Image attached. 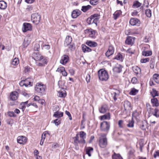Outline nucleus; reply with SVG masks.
<instances>
[{
    "label": "nucleus",
    "mask_w": 159,
    "mask_h": 159,
    "mask_svg": "<svg viewBox=\"0 0 159 159\" xmlns=\"http://www.w3.org/2000/svg\"><path fill=\"white\" fill-rule=\"evenodd\" d=\"M154 81L157 84H159V74H154L153 76Z\"/></svg>",
    "instance_id": "nucleus-30"
},
{
    "label": "nucleus",
    "mask_w": 159,
    "mask_h": 159,
    "mask_svg": "<svg viewBox=\"0 0 159 159\" xmlns=\"http://www.w3.org/2000/svg\"><path fill=\"white\" fill-rule=\"evenodd\" d=\"M133 8H136L139 7V2L138 1H136L134 2L132 6Z\"/></svg>",
    "instance_id": "nucleus-42"
},
{
    "label": "nucleus",
    "mask_w": 159,
    "mask_h": 159,
    "mask_svg": "<svg viewBox=\"0 0 159 159\" xmlns=\"http://www.w3.org/2000/svg\"><path fill=\"white\" fill-rule=\"evenodd\" d=\"M154 157L156 158L157 156H159V151H156L153 154Z\"/></svg>",
    "instance_id": "nucleus-64"
},
{
    "label": "nucleus",
    "mask_w": 159,
    "mask_h": 159,
    "mask_svg": "<svg viewBox=\"0 0 159 159\" xmlns=\"http://www.w3.org/2000/svg\"><path fill=\"white\" fill-rule=\"evenodd\" d=\"M86 32L89 33V37L92 38H95V34L96 31L91 29L86 30H85Z\"/></svg>",
    "instance_id": "nucleus-11"
},
{
    "label": "nucleus",
    "mask_w": 159,
    "mask_h": 159,
    "mask_svg": "<svg viewBox=\"0 0 159 159\" xmlns=\"http://www.w3.org/2000/svg\"><path fill=\"white\" fill-rule=\"evenodd\" d=\"M139 21V19L136 18H133L131 19L129 21V23L132 25H137L138 24V22Z\"/></svg>",
    "instance_id": "nucleus-23"
},
{
    "label": "nucleus",
    "mask_w": 159,
    "mask_h": 159,
    "mask_svg": "<svg viewBox=\"0 0 159 159\" xmlns=\"http://www.w3.org/2000/svg\"><path fill=\"white\" fill-rule=\"evenodd\" d=\"M75 139L74 140V142L75 143H77L78 141H79V135L78 134H76V136L74 138Z\"/></svg>",
    "instance_id": "nucleus-58"
},
{
    "label": "nucleus",
    "mask_w": 159,
    "mask_h": 159,
    "mask_svg": "<svg viewBox=\"0 0 159 159\" xmlns=\"http://www.w3.org/2000/svg\"><path fill=\"white\" fill-rule=\"evenodd\" d=\"M80 135L81 139H85L86 138V134L84 131H81L80 132Z\"/></svg>",
    "instance_id": "nucleus-43"
},
{
    "label": "nucleus",
    "mask_w": 159,
    "mask_h": 159,
    "mask_svg": "<svg viewBox=\"0 0 159 159\" xmlns=\"http://www.w3.org/2000/svg\"><path fill=\"white\" fill-rule=\"evenodd\" d=\"M139 92V90L134 88H132L130 91L129 93V94L132 95H135Z\"/></svg>",
    "instance_id": "nucleus-34"
},
{
    "label": "nucleus",
    "mask_w": 159,
    "mask_h": 159,
    "mask_svg": "<svg viewBox=\"0 0 159 159\" xmlns=\"http://www.w3.org/2000/svg\"><path fill=\"white\" fill-rule=\"evenodd\" d=\"M149 60L150 58L148 57L144 59H142L140 60V62L142 63H145L147 62H149Z\"/></svg>",
    "instance_id": "nucleus-49"
},
{
    "label": "nucleus",
    "mask_w": 159,
    "mask_h": 159,
    "mask_svg": "<svg viewBox=\"0 0 159 159\" xmlns=\"http://www.w3.org/2000/svg\"><path fill=\"white\" fill-rule=\"evenodd\" d=\"M139 112L137 110H135L132 113V119H135L137 121L139 120Z\"/></svg>",
    "instance_id": "nucleus-22"
},
{
    "label": "nucleus",
    "mask_w": 159,
    "mask_h": 159,
    "mask_svg": "<svg viewBox=\"0 0 159 159\" xmlns=\"http://www.w3.org/2000/svg\"><path fill=\"white\" fill-rule=\"evenodd\" d=\"M66 95V93L62 91L58 92V96L60 97H65Z\"/></svg>",
    "instance_id": "nucleus-50"
},
{
    "label": "nucleus",
    "mask_w": 159,
    "mask_h": 159,
    "mask_svg": "<svg viewBox=\"0 0 159 159\" xmlns=\"http://www.w3.org/2000/svg\"><path fill=\"white\" fill-rule=\"evenodd\" d=\"M135 38L133 37L128 36L125 41L126 44L132 45L134 43Z\"/></svg>",
    "instance_id": "nucleus-9"
},
{
    "label": "nucleus",
    "mask_w": 159,
    "mask_h": 159,
    "mask_svg": "<svg viewBox=\"0 0 159 159\" xmlns=\"http://www.w3.org/2000/svg\"><path fill=\"white\" fill-rule=\"evenodd\" d=\"M32 30V26L31 24L28 23H24L23 24L22 30L23 32H25L28 30Z\"/></svg>",
    "instance_id": "nucleus-7"
},
{
    "label": "nucleus",
    "mask_w": 159,
    "mask_h": 159,
    "mask_svg": "<svg viewBox=\"0 0 159 159\" xmlns=\"http://www.w3.org/2000/svg\"><path fill=\"white\" fill-rule=\"evenodd\" d=\"M69 60L68 56L67 55H64L61 57L60 63L62 64L65 65L68 62Z\"/></svg>",
    "instance_id": "nucleus-13"
},
{
    "label": "nucleus",
    "mask_w": 159,
    "mask_h": 159,
    "mask_svg": "<svg viewBox=\"0 0 159 159\" xmlns=\"http://www.w3.org/2000/svg\"><path fill=\"white\" fill-rule=\"evenodd\" d=\"M123 123V121L122 120H120L118 121V125L120 128H122L123 127L122 124Z\"/></svg>",
    "instance_id": "nucleus-63"
},
{
    "label": "nucleus",
    "mask_w": 159,
    "mask_h": 159,
    "mask_svg": "<svg viewBox=\"0 0 159 159\" xmlns=\"http://www.w3.org/2000/svg\"><path fill=\"white\" fill-rule=\"evenodd\" d=\"M8 115L10 117H16V116L13 111H9L7 112Z\"/></svg>",
    "instance_id": "nucleus-46"
},
{
    "label": "nucleus",
    "mask_w": 159,
    "mask_h": 159,
    "mask_svg": "<svg viewBox=\"0 0 159 159\" xmlns=\"http://www.w3.org/2000/svg\"><path fill=\"white\" fill-rule=\"evenodd\" d=\"M7 7V3L3 1H0V9H5Z\"/></svg>",
    "instance_id": "nucleus-27"
},
{
    "label": "nucleus",
    "mask_w": 159,
    "mask_h": 159,
    "mask_svg": "<svg viewBox=\"0 0 159 159\" xmlns=\"http://www.w3.org/2000/svg\"><path fill=\"white\" fill-rule=\"evenodd\" d=\"M134 121L133 119H132L131 120L129 121V123L127 125V126L129 127H133L134 126Z\"/></svg>",
    "instance_id": "nucleus-47"
},
{
    "label": "nucleus",
    "mask_w": 159,
    "mask_h": 159,
    "mask_svg": "<svg viewBox=\"0 0 159 159\" xmlns=\"http://www.w3.org/2000/svg\"><path fill=\"white\" fill-rule=\"evenodd\" d=\"M65 113L66 115H67L68 116L69 120H71L72 118L70 112L67 111H65Z\"/></svg>",
    "instance_id": "nucleus-57"
},
{
    "label": "nucleus",
    "mask_w": 159,
    "mask_h": 159,
    "mask_svg": "<svg viewBox=\"0 0 159 159\" xmlns=\"http://www.w3.org/2000/svg\"><path fill=\"white\" fill-rule=\"evenodd\" d=\"M147 123L146 120H144L142 122V124H141V128L143 130H145L147 127Z\"/></svg>",
    "instance_id": "nucleus-37"
},
{
    "label": "nucleus",
    "mask_w": 159,
    "mask_h": 159,
    "mask_svg": "<svg viewBox=\"0 0 159 159\" xmlns=\"http://www.w3.org/2000/svg\"><path fill=\"white\" fill-rule=\"evenodd\" d=\"M112 159H123L120 154H116L115 152L112 155Z\"/></svg>",
    "instance_id": "nucleus-29"
},
{
    "label": "nucleus",
    "mask_w": 159,
    "mask_h": 159,
    "mask_svg": "<svg viewBox=\"0 0 159 159\" xmlns=\"http://www.w3.org/2000/svg\"><path fill=\"white\" fill-rule=\"evenodd\" d=\"M46 89V86L41 83H37L35 87V91L37 93L40 94H43Z\"/></svg>",
    "instance_id": "nucleus-3"
},
{
    "label": "nucleus",
    "mask_w": 159,
    "mask_h": 159,
    "mask_svg": "<svg viewBox=\"0 0 159 159\" xmlns=\"http://www.w3.org/2000/svg\"><path fill=\"white\" fill-rule=\"evenodd\" d=\"M82 48L83 51L84 52H89L92 51V49L91 48L87 46L85 44H82Z\"/></svg>",
    "instance_id": "nucleus-24"
},
{
    "label": "nucleus",
    "mask_w": 159,
    "mask_h": 159,
    "mask_svg": "<svg viewBox=\"0 0 159 159\" xmlns=\"http://www.w3.org/2000/svg\"><path fill=\"white\" fill-rule=\"evenodd\" d=\"M151 101L153 106L157 107L158 106L159 104L157 98H154L152 99H151Z\"/></svg>",
    "instance_id": "nucleus-36"
},
{
    "label": "nucleus",
    "mask_w": 159,
    "mask_h": 159,
    "mask_svg": "<svg viewBox=\"0 0 159 159\" xmlns=\"http://www.w3.org/2000/svg\"><path fill=\"white\" fill-rule=\"evenodd\" d=\"M122 67L120 64H116L113 68V71L116 73H120L122 71Z\"/></svg>",
    "instance_id": "nucleus-16"
},
{
    "label": "nucleus",
    "mask_w": 159,
    "mask_h": 159,
    "mask_svg": "<svg viewBox=\"0 0 159 159\" xmlns=\"http://www.w3.org/2000/svg\"><path fill=\"white\" fill-rule=\"evenodd\" d=\"M81 13V11L79 9H75L73 10L71 14V16L72 18H76Z\"/></svg>",
    "instance_id": "nucleus-14"
},
{
    "label": "nucleus",
    "mask_w": 159,
    "mask_h": 159,
    "mask_svg": "<svg viewBox=\"0 0 159 159\" xmlns=\"http://www.w3.org/2000/svg\"><path fill=\"white\" fill-rule=\"evenodd\" d=\"M100 120H102L104 119H110V114L109 112L107 114L101 116Z\"/></svg>",
    "instance_id": "nucleus-35"
},
{
    "label": "nucleus",
    "mask_w": 159,
    "mask_h": 159,
    "mask_svg": "<svg viewBox=\"0 0 159 159\" xmlns=\"http://www.w3.org/2000/svg\"><path fill=\"white\" fill-rule=\"evenodd\" d=\"M109 107L108 105L104 104H102L101 107L99 108L98 110L100 113L104 114L107 111Z\"/></svg>",
    "instance_id": "nucleus-8"
},
{
    "label": "nucleus",
    "mask_w": 159,
    "mask_h": 159,
    "mask_svg": "<svg viewBox=\"0 0 159 159\" xmlns=\"http://www.w3.org/2000/svg\"><path fill=\"white\" fill-rule=\"evenodd\" d=\"M100 15L97 13L94 14L91 16V18L95 21V24L96 26L97 25L98 21L100 19Z\"/></svg>",
    "instance_id": "nucleus-19"
},
{
    "label": "nucleus",
    "mask_w": 159,
    "mask_h": 159,
    "mask_svg": "<svg viewBox=\"0 0 159 159\" xmlns=\"http://www.w3.org/2000/svg\"><path fill=\"white\" fill-rule=\"evenodd\" d=\"M87 22L89 25L92 24L93 23L95 24V21L94 20L91 18V16L87 18Z\"/></svg>",
    "instance_id": "nucleus-38"
},
{
    "label": "nucleus",
    "mask_w": 159,
    "mask_h": 159,
    "mask_svg": "<svg viewBox=\"0 0 159 159\" xmlns=\"http://www.w3.org/2000/svg\"><path fill=\"white\" fill-rule=\"evenodd\" d=\"M72 41V38L70 36L68 35L66 36L64 41V45L67 47L70 45Z\"/></svg>",
    "instance_id": "nucleus-17"
},
{
    "label": "nucleus",
    "mask_w": 159,
    "mask_h": 159,
    "mask_svg": "<svg viewBox=\"0 0 159 159\" xmlns=\"http://www.w3.org/2000/svg\"><path fill=\"white\" fill-rule=\"evenodd\" d=\"M91 7V6L90 5H88L86 6H83L82 7L81 10L83 12H86L87 11L89 10Z\"/></svg>",
    "instance_id": "nucleus-32"
},
{
    "label": "nucleus",
    "mask_w": 159,
    "mask_h": 159,
    "mask_svg": "<svg viewBox=\"0 0 159 159\" xmlns=\"http://www.w3.org/2000/svg\"><path fill=\"white\" fill-rule=\"evenodd\" d=\"M52 121H53V123H54L57 126H58L61 123L60 121L59 120H58V119Z\"/></svg>",
    "instance_id": "nucleus-55"
},
{
    "label": "nucleus",
    "mask_w": 159,
    "mask_h": 159,
    "mask_svg": "<svg viewBox=\"0 0 159 159\" xmlns=\"http://www.w3.org/2000/svg\"><path fill=\"white\" fill-rule=\"evenodd\" d=\"M18 93L16 91L12 92L10 96V99L12 101L16 100L18 97Z\"/></svg>",
    "instance_id": "nucleus-18"
},
{
    "label": "nucleus",
    "mask_w": 159,
    "mask_h": 159,
    "mask_svg": "<svg viewBox=\"0 0 159 159\" xmlns=\"http://www.w3.org/2000/svg\"><path fill=\"white\" fill-rule=\"evenodd\" d=\"M98 0H90V3L93 5H95L97 4Z\"/></svg>",
    "instance_id": "nucleus-51"
},
{
    "label": "nucleus",
    "mask_w": 159,
    "mask_h": 159,
    "mask_svg": "<svg viewBox=\"0 0 159 159\" xmlns=\"http://www.w3.org/2000/svg\"><path fill=\"white\" fill-rule=\"evenodd\" d=\"M115 59L117 60L122 61V56L121 54L118 53L115 57Z\"/></svg>",
    "instance_id": "nucleus-48"
},
{
    "label": "nucleus",
    "mask_w": 159,
    "mask_h": 159,
    "mask_svg": "<svg viewBox=\"0 0 159 159\" xmlns=\"http://www.w3.org/2000/svg\"><path fill=\"white\" fill-rule=\"evenodd\" d=\"M151 93L153 97L157 96V92L154 89H152V91L151 92Z\"/></svg>",
    "instance_id": "nucleus-44"
},
{
    "label": "nucleus",
    "mask_w": 159,
    "mask_h": 159,
    "mask_svg": "<svg viewBox=\"0 0 159 159\" xmlns=\"http://www.w3.org/2000/svg\"><path fill=\"white\" fill-rule=\"evenodd\" d=\"M148 1L147 0H144L143 6L141 7V9H142L143 10L145 9V8L148 7Z\"/></svg>",
    "instance_id": "nucleus-33"
},
{
    "label": "nucleus",
    "mask_w": 159,
    "mask_h": 159,
    "mask_svg": "<svg viewBox=\"0 0 159 159\" xmlns=\"http://www.w3.org/2000/svg\"><path fill=\"white\" fill-rule=\"evenodd\" d=\"M132 69L134 72L136 74H138V71L139 70V67L138 66H133L132 67Z\"/></svg>",
    "instance_id": "nucleus-45"
},
{
    "label": "nucleus",
    "mask_w": 159,
    "mask_h": 159,
    "mask_svg": "<svg viewBox=\"0 0 159 159\" xmlns=\"http://www.w3.org/2000/svg\"><path fill=\"white\" fill-rule=\"evenodd\" d=\"M32 57L35 60L39 61L37 64L39 66H44L48 62L47 57L41 55L38 52H34Z\"/></svg>",
    "instance_id": "nucleus-1"
},
{
    "label": "nucleus",
    "mask_w": 159,
    "mask_h": 159,
    "mask_svg": "<svg viewBox=\"0 0 159 159\" xmlns=\"http://www.w3.org/2000/svg\"><path fill=\"white\" fill-rule=\"evenodd\" d=\"M142 54L144 56H148L152 55V52L151 51H143Z\"/></svg>",
    "instance_id": "nucleus-40"
},
{
    "label": "nucleus",
    "mask_w": 159,
    "mask_h": 159,
    "mask_svg": "<svg viewBox=\"0 0 159 159\" xmlns=\"http://www.w3.org/2000/svg\"><path fill=\"white\" fill-rule=\"evenodd\" d=\"M90 79V76L89 74H87L86 76V80L87 83L89 82Z\"/></svg>",
    "instance_id": "nucleus-62"
},
{
    "label": "nucleus",
    "mask_w": 159,
    "mask_h": 159,
    "mask_svg": "<svg viewBox=\"0 0 159 159\" xmlns=\"http://www.w3.org/2000/svg\"><path fill=\"white\" fill-rule=\"evenodd\" d=\"M93 148L91 147H88L85 148L86 154L88 155L90 157L91 156V152L93 151Z\"/></svg>",
    "instance_id": "nucleus-26"
},
{
    "label": "nucleus",
    "mask_w": 159,
    "mask_h": 159,
    "mask_svg": "<svg viewBox=\"0 0 159 159\" xmlns=\"http://www.w3.org/2000/svg\"><path fill=\"white\" fill-rule=\"evenodd\" d=\"M99 144L101 148H105L107 144V138L106 137L100 138Z\"/></svg>",
    "instance_id": "nucleus-6"
},
{
    "label": "nucleus",
    "mask_w": 159,
    "mask_h": 159,
    "mask_svg": "<svg viewBox=\"0 0 159 159\" xmlns=\"http://www.w3.org/2000/svg\"><path fill=\"white\" fill-rule=\"evenodd\" d=\"M100 128L102 131L108 132L110 128V123L107 121H104L101 123Z\"/></svg>",
    "instance_id": "nucleus-4"
},
{
    "label": "nucleus",
    "mask_w": 159,
    "mask_h": 159,
    "mask_svg": "<svg viewBox=\"0 0 159 159\" xmlns=\"http://www.w3.org/2000/svg\"><path fill=\"white\" fill-rule=\"evenodd\" d=\"M86 43L87 45L91 47H95L98 45V44L96 42L90 40H87Z\"/></svg>",
    "instance_id": "nucleus-21"
},
{
    "label": "nucleus",
    "mask_w": 159,
    "mask_h": 159,
    "mask_svg": "<svg viewBox=\"0 0 159 159\" xmlns=\"http://www.w3.org/2000/svg\"><path fill=\"white\" fill-rule=\"evenodd\" d=\"M121 13V12L120 11H117L113 14V18L114 20H116L119 17Z\"/></svg>",
    "instance_id": "nucleus-31"
},
{
    "label": "nucleus",
    "mask_w": 159,
    "mask_h": 159,
    "mask_svg": "<svg viewBox=\"0 0 159 159\" xmlns=\"http://www.w3.org/2000/svg\"><path fill=\"white\" fill-rule=\"evenodd\" d=\"M64 67H63L58 68L57 70L56 71L60 73H61L63 71L62 70H63V69L64 70Z\"/></svg>",
    "instance_id": "nucleus-59"
},
{
    "label": "nucleus",
    "mask_w": 159,
    "mask_h": 159,
    "mask_svg": "<svg viewBox=\"0 0 159 159\" xmlns=\"http://www.w3.org/2000/svg\"><path fill=\"white\" fill-rule=\"evenodd\" d=\"M114 48L112 46H110L108 50L106 53V56L107 57H109L110 56L112 55L114 52Z\"/></svg>",
    "instance_id": "nucleus-15"
},
{
    "label": "nucleus",
    "mask_w": 159,
    "mask_h": 159,
    "mask_svg": "<svg viewBox=\"0 0 159 159\" xmlns=\"http://www.w3.org/2000/svg\"><path fill=\"white\" fill-rule=\"evenodd\" d=\"M124 106L125 110H129L131 109L130 103L127 100L124 101Z\"/></svg>",
    "instance_id": "nucleus-20"
},
{
    "label": "nucleus",
    "mask_w": 159,
    "mask_h": 159,
    "mask_svg": "<svg viewBox=\"0 0 159 159\" xmlns=\"http://www.w3.org/2000/svg\"><path fill=\"white\" fill-rule=\"evenodd\" d=\"M24 81L26 87H30L32 86L33 80L32 78H28L24 80Z\"/></svg>",
    "instance_id": "nucleus-10"
},
{
    "label": "nucleus",
    "mask_w": 159,
    "mask_h": 159,
    "mask_svg": "<svg viewBox=\"0 0 159 159\" xmlns=\"http://www.w3.org/2000/svg\"><path fill=\"white\" fill-rule=\"evenodd\" d=\"M40 19L41 16L38 13H35L31 15V21L36 25H38L39 23L40 20Z\"/></svg>",
    "instance_id": "nucleus-5"
},
{
    "label": "nucleus",
    "mask_w": 159,
    "mask_h": 159,
    "mask_svg": "<svg viewBox=\"0 0 159 159\" xmlns=\"http://www.w3.org/2000/svg\"><path fill=\"white\" fill-rule=\"evenodd\" d=\"M78 142L79 143L85 144L86 143V141L84 139H81L80 140H79Z\"/></svg>",
    "instance_id": "nucleus-60"
},
{
    "label": "nucleus",
    "mask_w": 159,
    "mask_h": 159,
    "mask_svg": "<svg viewBox=\"0 0 159 159\" xmlns=\"http://www.w3.org/2000/svg\"><path fill=\"white\" fill-rule=\"evenodd\" d=\"M131 82L133 84H135L138 82L137 79L136 77H133L131 80Z\"/></svg>",
    "instance_id": "nucleus-56"
},
{
    "label": "nucleus",
    "mask_w": 159,
    "mask_h": 159,
    "mask_svg": "<svg viewBox=\"0 0 159 159\" xmlns=\"http://www.w3.org/2000/svg\"><path fill=\"white\" fill-rule=\"evenodd\" d=\"M145 14L147 17L149 18L151 17L152 16L151 10L149 9H146Z\"/></svg>",
    "instance_id": "nucleus-41"
},
{
    "label": "nucleus",
    "mask_w": 159,
    "mask_h": 159,
    "mask_svg": "<svg viewBox=\"0 0 159 159\" xmlns=\"http://www.w3.org/2000/svg\"><path fill=\"white\" fill-rule=\"evenodd\" d=\"M27 138L24 136H18L17 139V142L20 144H24L27 141Z\"/></svg>",
    "instance_id": "nucleus-12"
},
{
    "label": "nucleus",
    "mask_w": 159,
    "mask_h": 159,
    "mask_svg": "<svg viewBox=\"0 0 159 159\" xmlns=\"http://www.w3.org/2000/svg\"><path fill=\"white\" fill-rule=\"evenodd\" d=\"M19 63V59L18 58H15L13 59L11 64L14 66L17 65Z\"/></svg>",
    "instance_id": "nucleus-39"
},
{
    "label": "nucleus",
    "mask_w": 159,
    "mask_h": 159,
    "mask_svg": "<svg viewBox=\"0 0 159 159\" xmlns=\"http://www.w3.org/2000/svg\"><path fill=\"white\" fill-rule=\"evenodd\" d=\"M30 41L28 38H25L24 40L23 43V47L24 48H26L29 44Z\"/></svg>",
    "instance_id": "nucleus-28"
},
{
    "label": "nucleus",
    "mask_w": 159,
    "mask_h": 159,
    "mask_svg": "<svg viewBox=\"0 0 159 159\" xmlns=\"http://www.w3.org/2000/svg\"><path fill=\"white\" fill-rule=\"evenodd\" d=\"M69 71L71 75H74V70L73 69L69 68Z\"/></svg>",
    "instance_id": "nucleus-61"
},
{
    "label": "nucleus",
    "mask_w": 159,
    "mask_h": 159,
    "mask_svg": "<svg viewBox=\"0 0 159 159\" xmlns=\"http://www.w3.org/2000/svg\"><path fill=\"white\" fill-rule=\"evenodd\" d=\"M146 107L148 111L149 112H151V111H152L153 110V109L151 108V106L148 103L146 104Z\"/></svg>",
    "instance_id": "nucleus-53"
},
{
    "label": "nucleus",
    "mask_w": 159,
    "mask_h": 159,
    "mask_svg": "<svg viewBox=\"0 0 159 159\" xmlns=\"http://www.w3.org/2000/svg\"><path fill=\"white\" fill-rule=\"evenodd\" d=\"M40 49V45L38 44H35L34 47V51H38Z\"/></svg>",
    "instance_id": "nucleus-52"
},
{
    "label": "nucleus",
    "mask_w": 159,
    "mask_h": 159,
    "mask_svg": "<svg viewBox=\"0 0 159 159\" xmlns=\"http://www.w3.org/2000/svg\"><path fill=\"white\" fill-rule=\"evenodd\" d=\"M154 113H153V115L157 117H159V114H158L157 112L158 111V110L156 108L154 110Z\"/></svg>",
    "instance_id": "nucleus-54"
},
{
    "label": "nucleus",
    "mask_w": 159,
    "mask_h": 159,
    "mask_svg": "<svg viewBox=\"0 0 159 159\" xmlns=\"http://www.w3.org/2000/svg\"><path fill=\"white\" fill-rule=\"evenodd\" d=\"M63 115V113L61 111H56L54 112L53 116L56 118H59L62 117Z\"/></svg>",
    "instance_id": "nucleus-25"
},
{
    "label": "nucleus",
    "mask_w": 159,
    "mask_h": 159,
    "mask_svg": "<svg viewBox=\"0 0 159 159\" xmlns=\"http://www.w3.org/2000/svg\"><path fill=\"white\" fill-rule=\"evenodd\" d=\"M98 75L99 79L102 81H106L109 78L107 72L103 69L99 70Z\"/></svg>",
    "instance_id": "nucleus-2"
}]
</instances>
